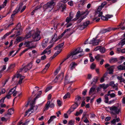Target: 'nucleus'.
Listing matches in <instances>:
<instances>
[{
	"label": "nucleus",
	"mask_w": 125,
	"mask_h": 125,
	"mask_svg": "<svg viewBox=\"0 0 125 125\" xmlns=\"http://www.w3.org/2000/svg\"><path fill=\"white\" fill-rule=\"evenodd\" d=\"M36 47V46H32L31 47H30L29 48H28L24 50L21 52L23 54L26 51H28V49H30L32 48H35Z\"/></svg>",
	"instance_id": "e433bc0d"
},
{
	"label": "nucleus",
	"mask_w": 125,
	"mask_h": 125,
	"mask_svg": "<svg viewBox=\"0 0 125 125\" xmlns=\"http://www.w3.org/2000/svg\"><path fill=\"white\" fill-rule=\"evenodd\" d=\"M60 78H59V76H57V77H56V78H55V79L54 80V82L56 83L57 82L58 80V79H60Z\"/></svg>",
	"instance_id": "864d4df0"
},
{
	"label": "nucleus",
	"mask_w": 125,
	"mask_h": 125,
	"mask_svg": "<svg viewBox=\"0 0 125 125\" xmlns=\"http://www.w3.org/2000/svg\"><path fill=\"white\" fill-rule=\"evenodd\" d=\"M40 32L38 31H31L29 33V34H32V37L34 41H37L40 40L41 37L40 35Z\"/></svg>",
	"instance_id": "7ed1b4c3"
},
{
	"label": "nucleus",
	"mask_w": 125,
	"mask_h": 125,
	"mask_svg": "<svg viewBox=\"0 0 125 125\" xmlns=\"http://www.w3.org/2000/svg\"><path fill=\"white\" fill-rule=\"evenodd\" d=\"M30 122V121H28L27 120L24 123L22 124V125H27Z\"/></svg>",
	"instance_id": "69168bd1"
},
{
	"label": "nucleus",
	"mask_w": 125,
	"mask_h": 125,
	"mask_svg": "<svg viewBox=\"0 0 125 125\" xmlns=\"http://www.w3.org/2000/svg\"><path fill=\"white\" fill-rule=\"evenodd\" d=\"M109 85L112 87L113 88H115V87L117 86L118 84L117 83L115 84L114 82L112 81L110 82Z\"/></svg>",
	"instance_id": "5701e85b"
},
{
	"label": "nucleus",
	"mask_w": 125,
	"mask_h": 125,
	"mask_svg": "<svg viewBox=\"0 0 125 125\" xmlns=\"http://www.w3.org/2000/svg\"><path fill=\"white\" fill-rule=\"evenodd\" d=\"M81 15L80 14V11H78L76 13V18L74 19H73V20L74 21H75L77 20L79 18V17Z\"/></svg>",
	"instance_id": "bb28decb"
},
{
	"label": "nucleus",
	"mask_w": 125,
	"mask_h": 125,
	"mask_svg": "<svg viewBox=\"0 0 125 125\" xmlns=\"http://www.w3.org/2000/svg\"><path fill=\"white\" fill-rule=\"evenodd\" d=\"M48 40V38L45 39L43 40L41 43L42 46L43 48H44L46 47Z\"/></svg>",
	"instance_id": "9b49d317"
},
{
	"label": "nucleus",
	"mask_w": 125,
	"mask_h": 125,
	"mask_svg": "<svg viewBox=\"0 0 125 125\" xmlns=\"http://www.w3.org/2000/svg\"><path fill=\"white\" fill-rule=\"evenodd\" d=\"M97 38H93L91 40L89 43L90 44H92L94 45H97L98 44L99 42L100 41V40H96Z\"/></svg>",
	"instance_id": "6e6552de"
},
{
	"label": "nucleus",
	"mask_w": 125,
	"mask_h": 125,
	"mask_svg": "<svg viewBox=\"0 0 125 125\" xmlns=\"http://www.w3.org/2000/svg\"><path fill=\"white\" fill-rule=\"evenodd\" d=\"M58 76H59V78H60V79H58L59 80L61 81L62 80L63 77V73H62L58 75Z\"/></svg>",
	"instance_id": "58836bf2"
},
{
	"label": "nucleus",
	"mask_w": 125,
	"mask_h": 125,
	"mask_svg": "<svg viewBox=\"0 0 125 125\" xmlns=\"http://www.w3.org/2000/svg\"><path fill=\"white\" fill-rule=\"evenodd\" d=\"M21 37H19V36L18 37L16 38V41H17L18 42H15L14 43H17L18 42H21Z\"/></svg>",
	"instance_id": "37998d69"
},
{
	"label": "nucleus",
	"mask_w": 125,
	"mask_h": 125,
	"mask_svg": "<svg viewBox=\"0 0 125 125\" xmlns=\"http://www.w3.org/2000/svg\"><path fill=\"white\" fill-rule=\"evenodd\" d=\"M96 87V85L94 84L93 85L89 91V93L90 94H91L94 91Z\"/></svg>",
	"instance_id": "a211bd4d"
},
{
	"label": "nucleus",
	"mask_w": 125,
	"mask_h": 125,
	"mask_svg": "<svg viewBox=\"0 0 125 125\" xmlns=\"http://www.w3.org/2000/svg\"><path fill=\"white\" fill-rule=\"evenodd\" d=\"M27 68L25 69V72H27L28 71L31 69L32 66V63L31 62L29 63L27 65Z\"/></svg>",
	"instance_id": "dca6fc26"
},
{
	"label": "nucleus",
	"mask_w": 125,
	"mask_h": 125,
	"mask_svg": "<svg viewBox=\"0 0 125 125\" xmlns=\"http://www.w3.org/2000/svg\"><path fill=\"white\" fill-rule=\"evenodd\" d=\"M96 66L95 64L94 63H92L90 66V68L92 69H94Z\"/></svg>",
	"instance_id": "09e8293b"
},
{
	"label": "nucleus",
	"mask_w": 125,
	"mask_h": 125,
	"mask_svg": "<svg viewBox=\"0 0 125 125\" xmlns=\"http://www.w3.org/2000/svg\"><path fill=\"white\" fill-rule=\"evenodd\" d=\"M55 3L56 0H51L43 6V9L50 11L54 7Z\"/></svg>",
	"instance_id": "f257e3e1"
},
{
	"label": "nucleus",
	"mask_w": 125,
	"mask_h": 125,
	"mask_svg": "<svg viewBox=\"0 0 125 125\" xmlns=\"http://www.w3.org/2000/svg\"><path fill=\"white\" fill-rule=\"evenodd\" d=\"M109 86V85L108 84H105L104 83L100 84L99 85L100 87L101 88H103L104 90H105Z\"/></svg>",
	"instance_id": "f3484780"
},
{
	"label": "nucleus",
	"mask_w": 125,
	"mask_h": 125,
	"mask_svg": "<svg viewBox=\"0 0 125 125\" xmlns=\"http://www.w3.org/2000/svg\"><path fill=\"white\" fill-rule=\"evenodd\" d=\"M57 34L56 33L54 34L53 38H52V40L51 41V42H52L54 41V42L55 40V39H56L57 38Z\"/></svg>",
	"instance_id": "c9c22d12"
},
{
	"label": "nucleus",
	"mask_w": 125,
	"mask_h": 125,
	"mask_svg": "<svg viewBox=\"0 0 125 125\" xmlns=\"http://www.w3.org/2000/svg\"><path fill=\"white\" fill-rule=\"evenodd\" d=\"M99 79V77L97 76H95L94 78L93 79V82L91 83V84H94V85L96 84L98 80Z\"/></svg>",
	"instance_id": "6ab92c4d"
},
{
	"label": "nucleus",
	"mask_w": 125,
	"mask_h": 125,
	"mask_svg": "<svg viewBox=\"0 0 125 125\" xmlns=\"http://www.w3.org/2000/svg\"><path fill=\"white\" fill-rule=\"evenodd\" d=\"M38 94L36 97L34 99V101H33L32 103L31 104V107L29 109L26 111L24 116H27L28 112H30L31 110H33L34 109L33 106L34 104H35V102L36 99L40 97V96L42 94V92L41 91H40L38 92Z\"/></svg>",
	"instance_id": "20e7f679"
},
{
	"label": "nucleus",
	"mask_w": 125,
	"mask_h": 125,
	"mask_svg": "<svg viewBox=\"0 0 125 125\" xmlns=\"http://www.w3.org/2000/svg\"><path fill=\"white\" fill-rule=\"evenodd\" d=\"M25 78V77L23 76H21L20 78L18 83L20 84H21L22 83V80Z\"/></svg>",
	"instance_id": "4c0bfd02"
},
{
	"label": "nucleus",
	"mask_w": 125,
	"mask_h": 125,
	"mask_svg": "<svg viewBox=\"0 0 125 125\" xmlns=\"http://www.w3.org/2000/svg\"><path fill=\"white\" fill-rule=\"evenodd\" d=\"M101 18L102 20L104 21H107L108 20V18L106 16H101Z\"/></svg>",
	"instance_id": "8fccbe9b"
},
{
	"label": "nucleus",
	"mask_w": 125,
	"mask_h": 125,
	"mask_svg": "<svg viewBox=\"0 0 125 125\" xmlns=\"http://www.w3.org/2000/svg\"><path fill=\"white\" fill-rule=\"evenodd\" d=\"M114 68V66H112L109 68H107L108 70L109 71V74H113V70Z\"/></svg>",
	"instance_id": "2eb2a0df"
},
{
	"label": "nucleus",
	"mask_w": 125,
	"mask_h": 125,
	"mask_svg": "<svg viewBox=\"0 0 125 125\" xmlns=\"http://www.w3.org/2000/svg\"><path fill=\"white\" fill-rule=\"evenodd\" d=\"M117 68L119 70H125V66L123 65H120L117 67Z\"/></svg>",
	"instance_id": "c85d7f7f"
},
{
	"label": "nucleus",
	"mask_w": 125,
	"mask_h": 125,
	"mask_svg": "<svg viewBox=\"0 0 125 125\" xmlns=\"http://www.w3.org/2000/svg\"><path fill=\"white\" fill-rule=\"evenodd\" d=\"M23 5L22 3H21L19 4V5L18 6L16 9H17L18 10V12L21 9Z\"/></svg>",
	"instance_id": "c756f323"
},
{
	"label": "nucleus",
	"mask_w": 125,
	"mask_h": 125,
	"mask_svg": "<svg viewBox=\"0 0 125 125\" xmlns=\"http://www.w3.org/2000/svg\"><path fill=\"white\" fill-rule=\"evenodd\" d=\"M100 52L102 53H104L105 52V49L104 47H102L100 48Z\"/></svg>",
	"instance_id": "de8ad7c7"
},
{
	"label": "nucleus",
	"mask_w": 125,
	"mask_h": 125,
	"mask_svg": "<svg viewBox=\"0 0 125 125\" xmlns=\"http://www.w3.org/2000/svg\"><path fill=\"white\" fill-rule=\"evenodd\" d=\"M64 43V42H63L62 43L58 44L55 47L54 49L55 50H57L61 48L63 45Z\"/></svg>",
	"instance_id": "4be33fe9"
},
{
	"label": "nucleus",
	"mask_w": 125,
	"mask_h": 125,
	"mask_svg": "<svg viewBox=\"0 0 125 125\" xmlns=\"http://www.w3.org/2000/svg\"><path fill=\"white\" fill-rule=\"evenodd\" d=\"M31 42H32L31 41H26L24 42V44L26 45L25 46L26 47H29L31 43Z\"/></svg>",
	"instance_id": "2f4dec72"
},
{
	"label": "nucleus",
	"mask_w": 125,
	"mask_h": 125,
	"mask_svg": "<svg viewBox=\"0 0 125 125\" xmlns=\"http://www.w3.org/2000/svg\"><path fill=\"white\" fill-rule=\"evenodd\" d=\"M22 31V30L21 29H20L19 31H18L17 32V34L16 35V36H18L20 35L21 34L20 33V32H21Z\"/></svg>",
	"instance_id": "6e6d98bb"
},
{
	"label": "nucleus",
	"mask_w": 125,
	"mask_h": 125,
	"mask_svg": "<svg viewBox=\"0 0 125 125\" xmlns=\"http://www.w3.org/2000/svg\"><path fill=\"white\" fill-rule=\"evenodd\" d=\"M15 64H11L10 65V66L9 67L7 71H8V70H9V69H12L14 67H15Z\"/></svg>",
	"instance_id": "a18cd8bd"
},
{
	"label": "nucleus",
	"mask_w": 125,
	"mask_h": 125,
	"mask_svg": "<svg viewBox=\"0 0 125 125\" xmlns=\"http://www.w3.org/2000/svg\"><path fill=\"white\" fill-rule=\"evenodd\" d=\"M42 6V5L41 6V5L38 6H37L35 9L31 12V15H33L34 13V12L37 10L39 9Z\"/></svg>",
	"instance_id": "cd10ccee"
},
{
	"label": "nucleus",
	"mask_w": 125,
	"mask_h": 125,
	"mask_svg": "<svg viewBox=\"0 0 125 125\" xmlns=\"http://www.w3.org/2000/svg\"><path fill=\"white\" fill-rule=\"evenodd\" d=\"M18 12V10H17V9H15V10L13 12V13L11 15V18H12L14 17L15 14Z\"/></svg>",
	"instance_id": "a19ab883"
},
{
	"label": "nucleus",
	"mask_w": 125,
	"mask_h": 125,
	"mask_svg": "<svg viewBox=\"0 0 125 125\" xmlns=\"http://www.w3.org/2000/svg\"><path fill=\"white\" fill-rule=\"evenodd\" d=\"M14 113L13 110L12 109H10L8 110V113L6 115H8L10 116V115Z\"/></svg>",
	"instance_id": "b1692460"
},
{
	"label": "nucleus",
	"mask_w": 125,
	"mask_h": 125,
	"mask_svg": "<svg viewBox=\"0 0 125 125\" xmlns=\"http://www.w3.org/2000/svg\"><path fill=\"white\" fill-rule=\"evenodd\" d=\"M71 20L70 19V18L69 17H67V18L66 19V22L67 23H69L70 21H71Z\"/></svg>",
	"instance_id": "e2e57ef3"
},
{
	"label": "nucleus",
	"mask_w": 125,
	"mask_h": 125,
	"mask_svg": "<svg viewBox=\"0 0 125 125\" xmlns=\"http://www.w3.org/2000/svg\"><path fill=\"white\" fill-rule=\"evenodd\" d=\"M109 96L108 94H105L104 96V102L106 103H108L109 101V98L108 96Z\"/></svg>",
	"instance_id": "473e14b6"
},
{
	"label": "nucleus",
	"mask_w": 125,
	"mask_h": 125,
	"mask_svg": "<svg viewBox=\"0 0 125 125\" xmlns=\"http://www.w3.org/2000/svg\"><path fill=\"white\" fill-rule=\"evenodd\" d=\"M10 116L8 115H5V117H2L1 118V120L2 121H6L8 119L10 118Z\"/></svg>",
	"instance_id": "412c9836"
},
{
	"label": "nucleus",
	"mask_w": 125,
	"mask_h": 125,
	"mask_svg": "<svg viewBox=\"0 0 125 125\" xmlns=\"http://www.w3.org/2000/svg\"><path fill=\"white\" fill-rule=\"evenodd\" d=\"M106 4V2H104L103 3H102L101 5V6L102 8H103V7H104V5H105Z\"/></svg>",
	"instance_id": "774afa93"
},
{
	"label": "nucleus",
	"mask_w": 125,
	"mask_h": 125,
	"mask_svg": "<svg viewBox=\"0 0 125 125\" xmlns=\"http://www.w3.org/2000/svg\"><path fill=\"white\" fill-rule=\"evenodd\" d=\"M81 97L79 95H77L76 96L75 99L76 101L75 103L77 104H80L81 102Z\"/></svg>",
	"instance_id": "ddd939ff"
},
{
	"label": "nucleus",
	"mask_w": 125,
	"mask_h": 125,
	"mask_svg": "<svg viewBox=\"0 0 125 125\" xmlns=\"http://www.w3.org/2000/svg\"><path fill=\"white\" fill-rule=\"evenodd\" d=\"M53 44H52L49 46L41 54V55H42L47 53V50H49L53 46Z\"/></svg>",
	"instance_id": "4468645a"
},
{
	"label": "nucleus",
	"mask_w": 125,
	"mask_h": 125,
	"mask_svg": "<svg viewBox=\"0 0 125 125\" xmlns=\"http://www.w3.org/2000/svg\"><path fill=\"white\" fill-rule=\"evenodd\" d=\"M50 64L48 63L46 65L44 69L43 70V72H46L48 68L50 66Z\"/></svg>",
	"instance_id": "f704fd0d"
},
{
	"label": "nucleus",
	"mask_w": 125,
	"mask_h": 125,
	"mask_svg": "<svg viewBox=\"0 0 125 125\" xmlns=\"http://www.w3.org/2000/svg\"><path fill=\"white\" fill-rule=\"evenodd\" d=\"M62 37V36L61 35L58 36V37L56 39H55L54 41V42H56L58 40L61 39Z\"/></svg>",
	"instance_id": "680f3d73"
},
{
	"label": "nucleus",
	"mask_w": 125,
	"mask_h": 125,
	"mask_svg": "<svg viewBox=\"0 0 125 125\" xmlns=\"http://www.w3.org/2000/svg\"><path fill=\"white\" fill-rule=\"evenodd\" d=\"M109 96H110L111 98L114 97L115 96V94L114 93L110 94H108Z\"/></svg>",
	"instance_id": "603ef678"
},
{
	"label": "nucleus",
	"mask_w": 125,
	"mask_h": 125,
	"mask_svg": "<svg viewBox=\"0 0 125 125\" xmlns=\"http://www.w3.org/2000/svg\"><path fill=\"white\" fill-rule=\"evenodd\" d=\"M90 21H87L84 22L82 25H79L80 29L81 30H83L86 28L89 24Z\"/></svg>",
	"instance_id": "9d476101"
},
{
	"label": "nucleus",
	"mask_w": 125,
	"mask_h": 125,
	"mask_svg": "<svg viewBox=\"0 0 125 125\" xmlns=\"http://www.w3.org/2000/svg\"><path fill=\"white\" fill-rule=\"evenodd\" d=\"M111 28L109 27L107 29L103 30H102V33H104L107 32H109L111 31Z\"/></svg>",
	"instance_id": "a878e982"
},
{
	"label": "nucleus",
	"mask_w": 125,
	"mask_h": 125,
	"mask_svg": "<svg viewBox=\"0 0 125 125\" xmlns=\"http://www.w3.org/2000/svg\"><path fill=\"white\" fill-rule=\"evenodd\" d=\"M77 65V64L75 63L74 62H72L70 63L69 68L71 70H73V69L75 68V66Z\"/></svg>",
	"instance_id": "f8f14e48"
},
{
	"label": "nucleus",
	"mask_w": 125,
	"mask_h": 125,
	"mask_svg": "<svg viewBox=\"0 0 125 125\" xmlns=\"http://www.w3.org/2000/svg\"><path fill=\"white\" fill-rule=\"evenodd\" d=\"M21 27L20 24L18 23L17 25L16 26V27L14 28L10 32L7 33H6L5 35L3 36V37L5 38L6 36H8L10 34H11L13 31L15 30H17L18 29H19V28Z\"/></svg>",
	"instance_id": "1a4fd4ad"
},
{
	"label": "nucleus",
	"mask_w": 125,
	"mask_h": 125,
	"mask_svg": "<svg viewBox=\"0 0 125 125\" xmlns=\"http://www.w3.org/2000/svg\"><path fill=\"white\" fill-rule=\"evenodd\" d=\"M79 104L75 103L74 104L72 105L71 107V109L72 110V111H74L78 106Z\"/></svg>",
	"instance_id": "393cba45"
},
{
	"label": "nucleus",
	"mask_w": 125,
	"mask_h": 125,
	"mask_svg": "<svg viewBox=\"0 0 125 125\" xmlns=\"http://www.w3.org/2000/svg\"><path fill=\"white\" fill-rule=\"evenodd\" d=\"M57 104L58 106H60L61 104V102L59 100H57Z\"/></svg>",
	"instance_id": "052dcab7"
},
{
	"label": "nucleus",
	"mask_w": 125,
	"mask_h": 125,
	"mask_svg": "<svg viewBox=\"0 0 125 125\" xmlns=\"http://www.w3.org/2000/svg\"><path fill=\"white\" fill-rule=\"evenodd\" d=\"M109 107L111 113L114 114H119L120 110V109H118L117 107L115 106H112L111 107Z\"/></svg>",
	"instance_id": "423d86ee"
},
{
	"label": "nucleus",
	"mask_w": 125,
	"mask_h": 125,
	"mask_svg": "<svg viewBox=\"0 0 125 125\" xmlns=\"http://www.w3.org/2000/svg\"><path fill=\"white\" fill-rule=\"evenodd\" d=\"M68 0H63L62 1L60 2L58 4L57 6L59 8L62 9V11L63 12L64 11V10L66 8V5L65 3L67 2Z\"/></svg>",
	"instance_id": "39448f33"
},
{
	"label": "nucleus",
	"mask_w": 125,
	"mask_h": 125,
	"mask_svg": "<svg viewBox=\"0 0 125 125\" xmlns=\"http://www.w3.org/2000/svg\"><path fill=\"white\" fill-rule=\"evenodd\" d=\"M68 4L71 6H73V2L72 0H71L70 1L68 2Z\"/></svg>",
	"instance_id": "5fc2aeb1"
},
{
	"label": "nucleus",
	"mask_w": 125,
	"mask_h": 125,
	"mask_svg": "<svg viewBox=\"0 0 125 125\" xmlns=\"http://www.w3.org/2000/svg\"><path fill=\"white\" fill-rule=\"evenodd\" d=\"M8 2V0H5L3 2V4L1 5H0V7L2 9L3 8L6 6Z\"/></svg>",
	"instance_id": "aec40b11"
},
{
	"label": "nucleus",
	"mask_w": 125,
	"mask_h": 125,
	"mask_svg": "<svg viewBox=\"0 0 125 125\" xmlns=\"http://www.w3.org/2000/svg\"><path fill=\"white\" fill-rule=\"evenodd\" d=\"M70 94L69 93H67V94H65V96L63 97V98L64 99H65L68 97L69 98L70 97Z\"/></svg>",
	"instance_id": "79ce46f5"
},
{
	"label": "nucleus",
	"mask_w": 125,
	"mask_h": 125,
	"mask_svg": "<svg viewBox=\"0 0 125 125\" xmlns=\"http://www.w3.org/2000/svg\"><path fill=\"white\" fill-rule=\"evenodd\" d=\"M117 60L116 58H112L111 59L110 62H117Z\"/></svg>",
	"instance_id": "49530a36"
},
{
	"label": "nucleus",
	"mask_w": 125,
	"mask_h": 125,
	"mask_svg": "<svg viewBox=\"0 0 125 125\" xmlns=\"http://www.w3.org/2000/svg\"><path fill=\"white\" fill-rule=\"evenodd\" d=\"M50 102V101H48L46 104L45 109L44 110H47L49 109V107H50L51 108H53L54 107V103H52L51 104Z\"/></svg>",
	"instance_id": "0eeeda50"
},
{
	"label": "nucleus",
	"mask_w": 125,
	"mask_h": 125,
	"mask_svg": "<svg viewBox=\"0 0 125 125\" xmlns=\"http://www.w3.org/2000/svg\"><path fill=\"white\" fill-rule=\"evenodd\" d=\"M103 14V13L102 12H98V11H96L95 13V15H96L97 14H98V16L99 17H101V16H102V14Z\"/></svg>",
	"instance_id": "ea45409f"
},
{
	"label": "nucleus",
	"mask_w": 125,
	"mask_h": 125,
	"mask_svg": "<svg viewBox=\"0 0 125 125\" xmlns=\"http://www.w3.org/2000/svg\"><path fill=\"white\" fill-rule=\"evenodd\" d=\"M56 118V116L55 115L52 116L50 117V119L48 121V123L50 124V122L53 120L54 118Z\"/></svg>",
	"instance_id": "72a5a7b5"
},
{
	"label": "nucleus",
	"mask_w": 125,
	"mask_h": 125,
	"mask_svg": "<svg viewBox=\"0 0 125 125\" xmlns=\"http://www.w3.org/2000/svg\"><path fill=\"white\" fill-rule=\"evenodd\" d=\"M60 69V67H59V68L57 69L56 70L55 72H54V75H57Z\"/></svg>",
	"instance_id": "c03bdc74"
},
{
	"label": "nucleus",
	"mask_w": 125,
	"mask_h": 125,
	"mask_svg": "<svg viewBox=\"0 0 125 125\" xmlns=\"http://www.w3.org/2000/svg\"><path fill=\"white\" fill-rule=\"evenodd\" d=\"M125 39V38L124 40H121L120 42L118 43V45L121 46V47H122L123 45L125 44V40H124Z\"/></svg>",
	"instance_id": "7c9ffc66"
},
{
	"label": "nucleus",
	"mask_w": 125,
	"mask_h": 125,
	"mask_svg": "<svg viewBox=\"0 0 125 125\" xmlns=\"http://www.w3.org/2000/svg\"><path fill=\"white\" fill-rule=\"evenodd\" d=\"M52 87L51 86L48 87H47L45 91V92H46L49 91V90L51 89L52 88Z\"/></svg>",
	"instance_id": "13d9d810"
},
{
	"label": "nucleus",
	"mask_w": 125,
	"mask_h": 125,
	"mask_svg": "<svg viewBox=\"0 0 125 125\" xmlns=\"http://www.w3.org/2000/svg\"><path fill=\"white\" fill-rule=\"evenodd\" d=\"M100 56L99 54H98L95 56V58L97 61H99L100 59Z\"/></svg>",
	"instance_id": "3c124183"
},
{
	"label": "nucleus",
	"mask_w": 125,
	"mask_h": 125,
	"mask_svg": "<svg viewBox=\"0 0 125 125\" xmlns=\"http://www.w3.org/2000/svg\"><path fill=\"white\" fill-rule=\"evenodd\" d=\"M14 92V90L11 88L9 91L8 94L11 95Z\"/></svg>",
	"instance_id": "bf43d9fd"
},
{
	"label": "nucleus",
	"mask_w": 125,
	"mask_h": 125,
	"mask_svg": "<svg viewBox=\"0 0 125 125\" xmlns=\"http://www.w3.org/2000/svg\"><path fill=\"white\" fill-rule=\"evenodd\" d=\"M46 58V56L45 55H44L41 57V59L42 60H43L45 59Z\"/></svg>",
	"instance_id": "338daca9"
},
{
	"label": "nucleus",
	"mask_w": 125,
	"mask_h": 125,
	"mask_svg": "<svg viewBox=\"0 0 125 125\" xmlns=\"http://www.w3.org/2000/svg\"><path fill=\"white\" fill-rule=\"evenodd\" d=\"M82 52L83 50L81 49L80 48L78 47L71 52L70 54L68 55V56H69V58H71L72 59V60H73L77 58V57L76 56V54Z\"/></svg>",
	"instance_id": "f03ea898"
},
{
	"label": "nucleus",
	"mask_w": 125,
	"mask_h": 125,
	"mask_svg": "<svg viewBox=\"0 0 125 125\" xmlns=\"http://www.w3.org/2000/svg\"><path fill=\"white\" fill-rule=\"evenodd\" d=\"M73 121H70L69 122L68 125H73Z\"/></svg>",
	"instance_id": "0e129e2a"
},
{
	"label": "nucleus",
	"mask_w": 125,
	"mask_h": 125,
	"mask_svg": "<svg viewBox=\"0 0 125 125\" xmlns=\"http://www.w3.org/2000/svg\"><path fill=\"white\" fill-rule=\"evenodd\" d=\"M69 58V56H67V57L66 58H65L64 59V60L62 61V62L60 63V65H61L62 63L64 62L66 60L68 59Z\"/></svg>",
	"instance_id": "4d7b16f0"
}]
</instances>
